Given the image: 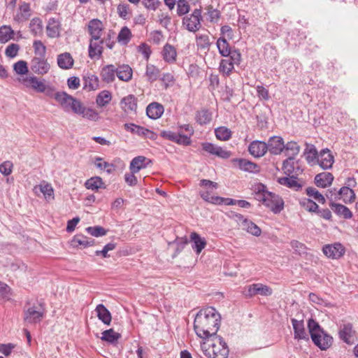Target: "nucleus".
<instances>
[{
  "mask_svg": "<svg viewBox=\"0 0 358 358\" xmlns=\"http://www.w3.org/2000/svg\"><path fill=\"white\" fill-rule=\"evenodd\" d=\"M94 164L98 169L106 170L108 173H112L114 170V165L113 164L103 161V159L100 157H95Z\"/></svg>",
  "mask_w": 358,
  "mask_h": 358,
  "instance_id": "52",
  "label": "nucleus"
},
{
  "mask_svg": "<svg viewBox=\"0 0 358 358\" xmlns=\"http://www.w3.org/2000/svg\"><path fill=\"white\" fill-rule=\"evenodd\" d=\"M308 328L313 343L320 350H326L332 345V336L327 334L313 318L308 320Z\"/></svg>",
  "mask_w": 358,
  "mask_h": 358,
  "instance_id": "3",
  "label": "nucleus"
},
{
  "mask_svg": "<svg viewBox=\"0 0 358 358\" xmlns=\"http://www.w3.org/2000/svg\"><path fill=\"white\" fill-rule=\"evenodd\" d=\"M98 318L105 324L109 325L112 317L110 311L103 304H99L95 309Z\"/></svg>",
  "mask_w": 358,
  "mask_h": 358,
  "instance_id": "36",
  "label": "nucleus"
},
{
  "mask_svg": "<svg viewBox=\"0 0 358 358\" xmlns=\"http://www.w3.org/2000/svg\"><path fill=\"white\" fill-rule=\"evenodd\" d=\"M282 169L287 176H299L303 171L301 162L293 157H289L283 162Z\"/></svg>",
  "mask_w": 358,
  "mask_h": 358,
  "instance_id": "7",
  "label": "nucleus"
},
{
  "mask_svg": "<svg viewBox=\"0 0 358 358\" xmlns=\"http://www.w3.org/2000/svg\"><path fill=\"white\" fill-rule=\"evenodd\" d=\"M291 322L294 329V338L295 340H303L309 341V335L306 332L304 327L303 320H298L295 318H292Z\"/></svg>",
  "mask_w": 358,
  "mask_h": 358,
  "instance_id": "14",
  "label": "nucleus"
},
{
  "mask_svg": "<svg viewBox=\"0 0 358 358\" xmlns=\"http://www.w3.org/2000/svg\"><path fill=\"white\" fill-rule=\"evenodd\" d=\"M220 315L213 307H207L201 310L194 321V329L196 334L202 339L216 336L220 328Z\"/></svg>",
  "mask_w": 358,
  "mask_h": 358,
  "instance_id": "1",
  "label": "nucleus"
},
{
  "mask_svg": "<svg viewBox=\"0 0 358 358\" xmlns=\"http://www.w3.org/2000/svg\"><path fill=\"white\" fill-rule=\"evenodd\" d=\"M47 35L50 38H57L59 36L60 24L55 18H50L47 27Z\"/></svg>",
  "mask_w": 358,
  "mask_h": 358,
  "instance_id": "37",
  "label": "nucleus"
},
{
  "mask_svg": "<svg viewBox=\"0 0 358 358\" xmlns=\"http://www.w3.org/2000/svg\"><path fill=\"white\" fill-rule=\"evenodd\" d=\"M33 48L34 49V53L38 55L39 57L45 58L46 53V47L42 43V41L38 40L35 41L33 43Z\"/></svg>",
  "mask_w": 358,
  "mask_h": 358,
  "instance_id": "60",
  "label": "nucleus"
},
{
  "mask_svg": "<svg viewBox=\"0 0 358 358\" xmlns=\"http://www.w3.org/2000/svg\"><path fill=\"white\" fill-rule=\"evenodd\" d=\"M145 76L150 83L156 81L160 76V70L152 64L146 66Z\"/></svg>",
  "mask_w": 358,
  "mask_h": 358,
  "instance_id": "44",
  "label": "nucleus"
},
{
  "mask_svg": "<svg viewBox=\"0 0 358 358\" xmlns=\"http://www.w3.org/2000/svg\"><path fill=\"white\" fill-rule=\"evenodd\" d=\"M306 194L310 197H313L316 201L322 204H324L326 199L315 188L310 187L306 189Z\"/></svg>",
  "mask_w": 358,
  "mask_h": 358,
  "instance_id": "55",
  "label": "nucleus"
},
{
  "mask_svg": "<svg viewBox=\"0 0 358 358\" xmlns=\"http://www.w3.org/2000/svg\"><path fill=\"white\" fill-rule=\"evenodd\" d=\"M86 231L91 236L95 237L105 236L107 232V231L101 226L88 227L87 228H86Z\"/></svg>",
  "mask_w": 358,
  "mask_h": 358,
  "instance_id": "58",
  "label": "nucleus"
},
{
  "mask_svg": "<svg viewBox=\"0 0 358 358\" xmlns=\"http://www.w3.org/2000/svg\"><path fill=\"white\" fill-rule=\"evenodd\" d=\"M121 338V334L115 332L113 329L105 330L102 332L101 340L110 343H116Z\"/></svg>",
  "mask_w": 358,
  "mask_h": 358,
  "instance_id": "43",
  "label": "nucleus"
},
{
  "mask_svg": "<svg viewBox=\"0 0 358 358\" xmlns=\"http://www.w3.org/2000/svg\"><path fill=\"white\" fill-rule=\"evenodd\" d=\"M201 350L207 358H227L229 348L226 342L220 336L204 341L201 345Z\"/></svg>",
  "mask_w": 358,
  "mask_h": 358,
  "instance_id": "2",
  "label": "nucleus"
},
{
  "mask_svg": "<svg viewBox=\"0 0 358 358\" xmlns=\"http://www.w3.org/2000/svg\"><path fill=\"white\" fill-rule=\"evenodd\" d=\"M284 150L287 155L294 157L299 153L300 146L294 141H289L285 145Z\"/></svg>",
  "mask_w": 358,
  "mask_h": 358,
  "instance_id": "51",
  "label": "nucleus"
},
{
  "mask_svg": "<svg viewBox=\"0 0 358 358\" xmlns=\"http://www.w3.org/2000/svg\"><path fill=\"white\" fill-rule=\"evenodd\" d=\"M241 60L238 62H234L231 57L221 60L220 63V71L224 76H229L234 69V65L240 64Z\"/></svg>",
  "mask_w": 358,
  "mask_h": 358,
  "instance_id": "29",
  "label": "nucleus"
},
{
  "mask_svg": "<svg viewBox=\"0 0 358 358\" xmlns=\"http://www.w3.org/2000/svg\"><path fill=\"white\" fill-rule=\"evenodd\" d=\"M248 150L255 157L264 156L268 150V146L264 141H255L250 143Z\"/></svg>",
  "mask_w": 358,
  "mask_h": 358,
  "instance_id": "21",
  "label": "nucleus"
},
{
  "mask_svg": "<svg viewBox=\"0 0 358 358\" xmlns=\"http://www.w3.org/2000/svg\"><path fill=\"white\" fill-rule=\"evenodd\" d=\"M94 243V240L93 238H88L82 234L76 235L71 241V245L73 247L83 246V248H87L93 245Z\"/></svg>",
  "mask_w": 358,
  "mask_h": 358,
  "instance_id": "40",
  "label": "nucleus"
},
{
  "mask_svg": "<svg viewBox=\"0 0 358 358\" xmlns=\"http://www.w3.org/2000/svg\"><path fill=\"white\" fill-rule=\"evenodd\" d=\"M190 6L187 0H178L177 2V14L179 16L184 15L189 13Z\"/></svg>",
  "mask_w": 358,
  "mask_h": 358,
  "instance_id": "57",
  "label": "nucleus"
},
{
  "mask_svg": "<svg viewBox=\"0 0 358 358\" xmlns=\"http://www.w3.org/2000/svg\"><path fill=\"white\" fill-rule=\"evenodd\" d=\"M211 119L212 113L207 109L198 111L196 114V120L201 125L208 124Z\"/></svg>",
  "mask_w": 358,
  "mask_h": 358,
  "instance_id": "45",
  "label": "nucleus"
},
{
  "mask_svg": "<svg viewBox=\"0 0 358 358\" xmlns=\"http://www.w3.org/2000/svg\"><path fill=\"white\" fill-rule=\"evenodd\" d=\"M219 53L224 57H231L234 62L241 60V54L238 49H231L227 40L224 36H220L216 42Z\"/></svg>",
  "mask_w": 358,
  "mask_h": 358,
  "instance_id": "5",
  "label": "nucleus"
},
{
  "mask_svg": "<svg viewBox=\"0 0 358 358\" xmlns=\"http://www.w3.org/2000/svg\"><path fill=\"white\" fill-rule=\"evenodd\" d=\"M124 129L132 134H135L139 136L148 138L150 139H155L156 134L143 127L136 125L134 123H126L124 124Z\"/></svg>",
  "mask_w": 358,
  "mask_h": 358,
  "instance_id": "12",
  "label": "nucleus"
},
{
  "mask_svg": "<svg viewBox=\"0 0 358 358\" xmlns=\"http://www.w3.org/2000/svg\"><path fill=\"white\" fill-rule=\"evenodd\" d=\"M57 62L60 69L67 70L73 67L74 59L69 52H64L57 55Z\"/></svg>",
  "mask_w": 358,
  "mask_h": 358,
  "instance_id": "25",
  "label": "nucleus"
},
{
  "mask_svg": "<svg viewBox=\"0 0 358 358\" xmlns=\"http://www.w3.org/2000/svg\"><path fill=\"white\" fill-rule=\"evenodd\" d=\"M21 83L24 87L31 88L37 92H45L47 89V85L34 76L23 78Z\"/></svg>",
  "mask_w": 358,
  "mask_h": 358,
  "instance_id": "15",
  "label": "nucleus"
},
{
  "mask_svg": "<svg viewBox=\"0 0 358 358\" xmlns=\"http://www.w3.org/2000/svg\"><path fill=\"white\" fill-rule=\"evenodd\" d=\"M191 241L193 243L192 248L196 254H199L206 245V241L202 238L196 232H192L190 234Z\"/></svg>",
  "mask_w": 358,
  "mask_h": 358,
  "instance_id": "41",
  "label": "nucleus"
},
{
  "mask_svg": "<svg viewBox=\"0 0 358 358\" xmlns=\"http://www.w3.org/2000/svg\"><path fill=\"white\" fill-rule=\"evenodd\" d=\"M131 36L130 29L127 27H123L120 31L117 39L120 44L127 45L129 42Z\"/></svg>",
  "mask_w": 358,
  "mask_h": 358,
  "instance_id": "49",
  "label": "nucleus"
},
{
  "mask_svg": "<svg viewBox=\"0 0 358 358\" xmlns=\"http://www.w3.org/2000/svg\"><path fill=\"white\" fill-rule=\"evenodd\" d=\"M30 68L34 73L44 75L49 71L50 65L45 58L35 57L31 61Z\"/></svg>",
  "mask_w": 358,
  "mask_h": 358,
  "instance_id": "10",
  "label": "nucleus"
},
{
  "mask_svg": "<svg viewBox=\"0 0 358 358\" xmlns=\"http://www.w3.org/2000/svg\"><path fill=\"white\" fill-rule=\"evenodd\" d=\"M306 159L308 164H312L315 162L318 157L317 151L314 145H308L305 152Z\"/></svg>",
  "mask_w": 358,
  "mask_h": 358,
  "instance_id": "54",
  "label": "nucleus"
},
{
  "mask_svg": "<svg viewBox=\"0 0 358 358\" xmlns=\"http://www.w3.org/2000/svg\"><path fill=\"white\" fill-rule=\"evenodd\" d=\"M13 164L10 161H5L0 164V173L8 176L12 173Z\"/></svg>",
  "mask_w": 358,
  "mask_h": 358,
  "instance_id": "63",
  "label": "nucleus"
},
{
  "mask_svg": "<svg viewBox=\"0 0 358 358\" xmlns=\"http://www.w3.org/2000/svg\"><path fill=\"white\" fill-rule=\"evenodd\" d=\"M120 105L122 110L126 113L132 112L136 113L137 109V99L133 94L127 95L121 99Z\"/></svg>",
  "mask_w": 358,
  "mask_h": 358,
  "instance_id": "17",
  "label": "nucleus"
},
{
  "mask_svg": "<svg viewBox=\"0 0 358 358\" xmlns=\"http://www.w3.org/2000/svg\"><path fill=\"white\" fill-rule=\"evenodd\" d=\"M329 206L338 216H343L345 219H350L352 217L350 210L344 205L331 201L329 203Z\"/></svg>",
  "mask_w": 358,
  "mask_h": 358,
  "instance_id": "32",
  "label": "nucleus"
},
{
  "mask_svg": "<svg viewBox=\"0 0 358 358\" xmlns=\"http://www.w3.org/2000/svg\"><path fill=\"white\" fill-rule=\"evenodd\" d=\"M152 162L144 156H137L130 162L129 169L133 173H138L141 169H145Z\"/></svg>",
  "mask_w": 358,
  "mask_h": 358,
  "instance_id": "19",
  "label": "nucleus"
},
{
  "mask_svg": "<svg viewBox=\"0 0 358 358\" xmlns=\"http://www.w3.org/2000/svg\"><path fill=\"white\" fill-rule=\"evenodd\" d=\"M162 56L165 62L169 64L174 63L177 56L176 48L169 43L166 44L163 48Z\"/></svg>",
  "mask_w": 358,
  "mask_h": 358,
  "instance_id": "39",
  "label": "nucleus"
},
{
  "mask_svg": "<svg viewBox=\"0 0 358 358\" xmlns=\"http://www.w3.org/2000/svg\"><path fill=\"white\" fill-rule=\"evenodd\" d=\"M255 199L262 201L264 205L269 208L274 213H280L284 207V201L278 194L268 192L264 185L258 187L255 193Z\"/></svg>",
  "mask_w": 358,
  "mask_h": 358,
  "instance_id": "4",
  "label": "nucleus"
},
{
  "mask_svg": "<svg viewBox=\"0 0 358 358\" xmlns=\"http://www.w3.org/2000/svg\"><path fill=\"white\" fill-rule=\"evenodd\" d=\"M196 43L197 45L201 49L208 50L211 45L209 36L206 34H201L196 36Z\"/></svg>",
  "mask_w": 358,
  "mask_h": 358,
  "instance_id": "59",
  "label": "nucleus"
},
{
  "mask_svg": "<svg viewBox=\"0 0 358 358\" xmlns=\"http://www.w3.org/2000/svg\"><path fill=\"white\" fill-rule=\"evenodd\" d=\"M288 177H282L278 178V182L289 188L296 191L302 187V185L297 180L298 176H287Z\"/></svg>",
  "mask_w": 358,
  "mask_h": 358,
  "instance_id": "27",
  "label": "nucleus"
},
{
  "mask_svg": "<svg viewBox=\"0 0 358 358\" xmlns=\"http://www.w3.org/2000/svg\"><path fill=\"white\" fill-rule=\"evenodd\" d=\"M103 27L102 22L99 19H92L88 23V31L90 38H100Z\"/></svg>",
  "mask_w": 358,
  "mask_h": 358,
  "instance_id": "22",
  "label": "nucleus"
},
{
  "mask_svg": "<svg viewBox=\"0 0 358 358\" xmlns=\"http://www.w3.org/2000/svg\"><path fill=\"white\" fill-rule=\"evenodd\" d=\"M112 99L111 94L108 90L101 91L96 96V104L100 107L106 106Z\"/></svg>",
  "mask_w": 358,
  "mask_h": 358,
  "instance_id": "48",
  "label": "nucleus"
},
{
  "mask_svg": "<svg viewBox=\"0 0 358 358\" xmlns=\"http://www.w3.org/2000/svg\"><path fill=\"white\" fill-rule=\"evenodd\" d=\"M44 316L42 307H30L24 312V321L27 323L34 324L41 321Z\"/></svg>",
  "mask_w": 358,
  "mask_h": 358,
  "instance_id": "11",
  "label": "nucleus"
},
{
  "mask_svg": "<svg viewBox=\"0 0 358 358\" xmlns=\"http://www.w3.org/2000/svg\"><path fill=\"white\" fill-rule=\"evenodd\" d=\"M164 113V107L162 104L153 102L150 103L146 108V113L148 117L152 120L159 118Z\"/></svg>",
  "mask_w": 358,
  "mask_h": 358,
  "instance_id": "28",
  "label": "nucleus"
},
{
  "mask_svg": "<svg viewBox=\"0 0 358 358\" xmlns=\"http://www.w3.org/2000/svg\"><path fill=\"white\" fill-rule=\"evenodd\" d=\"M354 331L352 329V325L350 323L344 324L341 326L339 329V337L347 344H352L350 338L353 336Z\"/></svg>",
  "mask_w": 358,
  "mask_h": 358,
  "instance_id": "31",
  "label": "nucleus"
},
{
  "mask_svg": "<svg viewBox=\"0 0 358 358\" xmlns=\"http://www.w3.org/2000/svg\"><path fill=\"white\" fill-rule=\"evenodd\" d=\"M215 134L217 139L221 141H227L231 137V131L225 127H220L215 130Z\"/></svg>",
  "mask_w": 358,
  "mask_h": 358,
  "instance_id": "53",
  "label": "nucleus"
},
{
  "mask_svg": "<svg viewBox=\"0 0 358 358\" xmlns=\"http://www.w3.org/2000/svg\"><path fill=\"white\" fill-rule=\"evenodd\" d=\"M35 193H38V191L43 193L45 199L47 201L54 199V190L52 185L49 183L43 182V184L35 186L34 188Z\"/></svg>",
  "mask_w": 358,
  "mask_h": 358,
  "instance_id": "38",
  "label": "nucleus"
},
{
  "mask_svg": "<svg viewBox=\"0 0 358 358\" xmlns=\"http://www.w3.org/2000/svg\"><path fill=\"white\" fill-rule=\"evenodd\" d=\"M29 29L34 36L40 35L43 32L42 20L38 17L33 18L29 24Z\"/></svg>",
  "mask_w": 358,
  "mask_h": 358,
  "instance_id": "47",
  "label": "nucleus"
},
{
  "mask_svg": "<svg viewBox=\"0 0 358 358\" xmlns=\"http://www.w3.org/2000/svg\"><path fill=\"white\" fill-rule=\"evenodd\" d=\"M317 158V162L322 169L326 170L332 167L334 159L329 150H321Z\"/></svg>",
  "mask_w": 358,
  "mask_h": 358,
  "instance_id": "20",
  "label": "nucleus"
},
{
  "mask_svg": "<svg viewBox=\"0 0 358 358\" xmlns=\"http://www.w3.org/2000/svg\"><path fill=\"white\" fill-rule=\"evenodd\" d=\"M13 35L14 31L10 26L3 25L0 27V43H7L13 37Z\"/></svg>",
  "mask_w": 358,
  "mask_h": 358,
  "instance_id": "46",
  "label": "nucleus"
},
{
  "mask_svg": "<svg viewBox=\"0 0 358 358\" xmlns=\"http://www.w3.org/2000/svg\"><path fill=\"white\" fill-rule=\"evenodd\" d=\"M201 10L196 8L189 16H186L182 19V24L191 32H196L201 27Z\"/></svg>",
  "mask_w": 358,
  "mask_h": 358,
  "instance_id": "6",
  "label": "nucleus"
},
{
  "mask_svg": "<svg viewBox=\"0 0 358 358\" xmlns=\"http://www.w3.org/2000/svg\"><path fill=\"white\" fill-rule=\"evenodd\" d=\"M241 228L246 231L248 233H250L255 236H259L262 233L261 229L256 224L248 219L247 220V224H244Z\"/></svg>",
  "mask_w": 358,
  "mask_h": 358,
  "instance_id": "50",
  "label": "nucleus"
},
{
  "mask_svg": "<svg viewBox=\"0 0 358 358\" xmlns=\"http://www.w3.org/2000/svg\"><path fill=\"white\" fill-rule=\"evenodd\" d=\"M300 204L308 211L316 213L318 210V205L310 199H304L300 201Z\"/></svg>",
  "mask_w": 358,
  "mask_h": 358,
  "instance_id": "56",
  "label": "nucleus"
},
{
  "mask_svg": "<svg viewBox=\"0 0 358 358\" xmlns=\"http://www.w3.org/2000/svg\"><path fill=\"white\" fill-rule=\"evenodd\" d=\"M266 145L268 146V150L269 152L273 155L280 154L285 148L283 138L280 136H276L271 137L268 139Z\"/></svg>",
  "mask_w": 358,
  "mask_h": 358,
  "instance_id": "16",
  "label": "nucleus"
},
{
  "mask_svg": "<svg viewBox=\"0 0 358 358\" xmlns=\"http://www.w3.org/2000/svg\"><path fill=\"white\" fill-rule=\"evenodd\" d=\"M255 287L257 294L268 296H271L273 293L272 289L266 285H263L262 283H255Z\"/></svg>",
  "mask_w": 358,
  "mask_h": 358,
  "instance_id": "61",
  "label": "nucleus"
},
{
  "mask_svg": "<svg viewBox=\"0 0 358 358\" xmlns=\"http://www.w3.org/2000/svg\"><path fill=\"white\" fill-rule=\"evenodd\" d=\"M116 71V67L113 64L103 66L101 71L102 80L108 83L113 82L115 78Z\"/></svg>",
  "mask_w": 358,
  "mask_h": 358,
  "instance_id": "35",
  "label": "nucleus"
},
{
  "mask_svg": "<svg viewBox=\"0 0 358 358\" xmlns=\"http://www.w3.org/2000/svg\"><path fill=\"white\" fill-rule=\"evenodd\" d=\"M20 49V46L17 44L12 43L7 46L5 53L6 55L8 57H15L18 52Z\"/></svg>",
  "mask_w": 358,
  "mask_h": 358,
  "instance_id": "64",
  "label": "nucleus"
},
{
  "mask_svg": "<svg viewBox=\"0 0 358 358\" xmlns=\"http://www.w3.org/2000/svg\"><path fill=\"white\" fill-rule=\"evenodd\" d=\"M53 97L65 111H70L75 98L65 92H57L53 95Z\"/></svg>",
  "mask_w": 358,
  "mask_h": 358,
  "instance_id": "18",
  "label": "nucleus"
},
{
  "mask_svg": "<svg viewBox=\"0 0 358 358\" xmlns=\"http://www.w3.org/2000/svg\"><path fill=\"white\" fill-rule=\"evenodd\" d=\"M85 186L87 189H91L93 191H98L99 189L106 188L101 178L99 176L92 177L87 180L85 183Z\"/></svg>",
  "mask_w": 358,
  "mask_h": 358,
  "instance_id": "42",
  "label": "nucleus"
},
{
  "mask_svg": "<svg viewBox=\"0 0 358 358\" xmlns=\"http://www.w3.org/2000/svg\"><path fill=\"white\" fill-rule=\"evenodd\" d=\"M31 15V10L29 3L23 2L19 7V11L16 14L15 20L18 22H24L29 20Z\"/></svg>",
  "mask_w": 358,
  "mask_h": 358,
  "instance_id": "33",
  "label": "nucleus"
},
{
  "mask_svg": "<svg viewBox=\"0 0 358 358\" xmlns=\"http://www.w3.org/2000/svg\"><path fill=\"white\" fill-rule=\"evenodd\" d=\"M233 162L236 164L241 170L250 173H258L259 171V166L248 159H234Z\"/></svg>",
  "mask_w": 358,
  "mask_h": 358,
  "instance_id": "23",
  "label": "nucleus"
},
{
  "mask_svg": "<svg viewBox=\"0 0 358 358\" xmlns=\"http://www.w3.org/2000/svg\"><path fill=\"white\" fill-rule=\"evenodd\" d=\"M333 180V175L328 172L318 173L315 177V184L318 187H327L331 185Z\"/></svg>",
  "mask_w": 358,
  "mask_h": 358,
  "instance_id": "26",
  "label": "nucleus"
},
{
  "mask_svg": "<svg viewBox=\"0 0 358 358\" xmlns=\"http://www.w3.org/2000/svg\"><path fill=\"white\" fill-rule=\"evenodd\" d=\"M203 150L207 153L218 157L222 159H228L231 157V153L222 147L211 143L204 142L201 143Z\"/></svg>",
  "mask_w": 358,
  "mask_h": 358,
  "instance_id": "8",
  "label": "nucleus"
},
{
  "mask_svg": "<svg viewBox=\"0 0 358 358\" xmlns=\"http://www.w3.org/2000/svg\"><path fill=\"white\" fill-rule=\"evenodd\" d=\"M104 40L90 38L88 48V55L92 59H99L103 54Z\"/></svg>",
  "mask_w": 358,
  "mask_h": 358,
  "instance_id": "9",
  "label": "nucleus"
},
{
  "mask_svg": "<svg viewBox=\"0 0 358 358\" xmlns=\"http://www.w3.org/2000/svg\"><path fill=\"white\" fill-rule=\"evenodd\" d=\"M322 252L329 258L339 259L344 255L345 248L340 243H335L324 245Z\"/></svg>",
  "mask_w": 358,
  "mask_h": 358,
  "instance_id": "13",
  "label": "nucleus"
},
{
  "mask_svg": "<svg viewBox=\"0 0 358 358\" xmlns=\"http://www.w3.org/2000/svg\"><path fill=\"white\" fill-rule=\"evenodd\" d=\"M99 78L92 73H86L83 76V87L89 91L96 90L99 88Z\"/></svg>",
  "mask_w": 358,
  "mask_h": 358,
  "instance_id": "30",
  "label": "nucleus"
},
{
  "mask_svg": "<svg viewBox=\"0 0 358 358\" xmlns=\"http://www.w3.org/2000/svg\"><path fill=\"white\" fill-rule=\"evenodd\" d=\"M116 69V76L120 80L128 82L132 78L133 71L129 65H120Z\"/></svg>",
  "mask_w": 358,
  "mask_h": 358,
  "instance_id": "34",
  "label": "nucleus"
},
{
  "mask_svg": "<svg viewBox=\"0 0 358 358\" xmlns=\"http://www.w3.org/2000/svg\"><path fill=\"white\" fill-rule=\"evenodd\" d=\"M334 199H342L345 203H350L355 200V193L350 187L344 186L338 191V195Z\"/></svg>",
  "mask_w": 358,
  "mask_h": 358,
  "instance_id": "24",
  "label": "nucleus"
},
{
  "mask_svg": "<svg viewBox=\"0 0 358 358\" xmlns=\"http://www.w3.org/2000/svg\"><path fill=\"white\" fill-rule=\"evenodd\" d=\"M14 71L20 75H24L28 72L27 64L26 62L20 60L16 62L14 66Z\"/></svg>",
  "mask_w": 358,
  "mask_h": 358,
  "instance_id": "62",
  "label": "nucleus"
}]
</instances>
